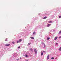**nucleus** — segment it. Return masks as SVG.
Instances as JSON below:
<instances>
[{"label":"nucleus","instance_id":"obj_29","mask_svg":"<svg viewBox=\"0 0 61 61\" xmlns=\"http://www.w3.org/2000/svg\"><path fill=\"white\" fill-rule=\"evenodd\" d=\"M20 59H21V58L20 57Z\"/></svg>","mask_w":61,"mask_h":61},{"label":"nucleus","instance_id":"obj_6","mask_svg":"<svg viewBox=\"0 0 61 61\" xmlns=\"http://www.w3.org/2000/svg\"><path fill=\"white\" fill-rule=\"evenodd\" d=\"M57 39V37H56L54 39V40H56Z\"/></svg>","mask_w":61,"mask_h":61},{"label":"nucleus","instance_id":"obj_5","mask_svg":"<svg viewBox=\"0 0 61 61\" xmlns=\"http://www.w3.org/2000/svg\"><path fill=\"white\" fill-rule=\"evenodd\" d=\"M51 25V24H48L47 25V27H49V26H50V25Z\"/></svg>","mask_w":61,"mask_h":61},{"label":"nucleus","instance_id":"obj_26","mask_svg":"<svg viewBox=\"0 0 61 61\" xmlns=\"http://www.w3.org/2000/svg\"><path fill=\"white\" fill-rule=\"evenodd\" d=\"M58 44V43H56V45H57Z\"/></svg>","mask_w":61,"mask_h":61},{"label":"nucleus","instance_id":"obj_19","mask_svg":"<svg viewBox=\"0 0 61 61\" xmlns=\"http://www.w3.org/2000/svg\"><path fill=\"white\" fill-rule=\"evenodd\" d=\"M44 47H46V45H45V44H44Z\"/></svg>","mask_w":61,"mask_h":61},{"label":"nucleus","instance_id":"obj_28","mask_svg":"<svg viewBox=\"0 0 61 61\" xmlns=\"http://www.w3.org/2000/svg\"><path fill=\"white\" fill-rule=\"evenodd\" d=\"M16 60H17V61H18V60H19V59H17Z\"/></svg>","mask_w":61,"mask_h":61},{"label":"nucleus","instance_id":"obj_16","mask_svg":"<svg viewBox=\"0 0 61 61\" xmlns=\"http://www.w3.org/2000/svg\"><path fill=\"white\" fill-rule=\"evenodd\" d=\"M54 59V57H52L51 58V59L52 60Z\"/></svg>","mask_w":61,"mask_h":61},{"label":"nucleus","instance_id":"obj_27","mask_svg":"<svg viewBox=\"0 0 61 61\" xmlns=\"http://www.w3.org/2000/svg\"><path fill=\"white\" fill-rule=\"evenodd\" d=\"M43 51V52H45V51Z\"/></svg>","mask_w":61,"mask_h":61},{"label":"nucleus","instance_id":"obj_10","mask_svg":"<svg viewBox=\"0 0 61 61\" xmlns=\"http://www.w3.org/2000/svg\"><path fill=\"white\" fill-rule=\"evenodd\" d=\"M59 50H60V51H61V47L59 49Z\"/></svg>","mask_w":61,"mask_h":61},{"label":"nucleus","instance_id":"obj_14","mask_svg":"<svg viewBox=\"0 0 61 61\" xmlns=\"http://www.w3.org/2000/svg\"><path fill=\"white\" fill-rule=\"evenodd\" d=\"M30 50H31V51H32V48H30Z\"/></svg>","mask_w":61,"mask_h":61},{"label":"nucleus","instance_id":"obj_8","mask_svg":"<svg viewBox=\"0 0 61 61\" xmlns=\"http://www.w3.org/2000/svg\"><path fill=\"white\" fill-rule=\"evenodd\" d=\"M30 38H31V39H34V38L33 37H30Z\"/></svg>","mask_w":61,"mask_h":61},{"label":"nucleus","instance_id":"obj_23","mask_svg":"<svg viewBox=\"0 0 61 61\" xmlns=\"http://www.w3.org/2000/svg\"><path fill=\"white\" fill-rule=\"evenodd\" d=\"M20 48V46H19V47H18V48L19 49V48Z\"/></svg>","mask_w":61,"mask_h":61},{"label":"nucleus","instance_id":"obj_22","mask_svg":"<svg viewBox=\"0 0 61 61\" xmlns=\"http://www.w3.org/2000/svg\"><path fill=\"white\" fill-rule=\"evenodd\" d=\"M19 43V41H17V43Z\"/></svg>","mask_w":61,"mask_h":61},{"label":"nucleus","instance_id":"obj_11","mask_svg":"<svg viewBox=\"0 0 61 61\" xmlns=\"http://www.w3.org/2000/svg\"><path fill=\"white\" fill-rule=\"evenodd\" d=\"M47 40H49L50 38H49L48 37L47 38Z\"/></svg>","mask_w":61,"mask_h":61},{"label":"nucleus","instance_id":"obj_15","mask_svg":"<svg viewBox=\"0 0 61 61\" xmlns=\"http://www.w3.org/2000/svg\"><path fill=\"white\" fill-rule=\"evenodd\" d=\"M25 56H26V57H28V56L26 54L25 55Z\"/></svg>","mask_w":61,"mask_h":61},{"label":"nucleus","instance_id":"obj_12","mask_svg":"<svg viewBox=\"0 0 61 61\" xmlns=\"http://www.w3.org/2000/svg\"><path fill=\"white\" fill-rule=\"evenodd\" d=\"M19 41H20V42H21V41H22V39H20L19 40Z\"/></svg>","mask_w":61,"mask_h":61},{"label":"nucleus","instance_id":"obj_21","mask_svg":"<svg viewBox=\"0 0 61 61\" xmlns=\"http://www.w3.org/2000/svg\"><path fill=\"white\" fill-rule=\"evenodd\" d=\"M61 31H60V32H59V34H61Z\"/></svg>","mask_w":61,"mask_h":61},{"label":"nucleus","instance_id":"obj_24","mask_svg":"<svg viewBox=\"0 0 61 61\" xmlns=\"http://www.w3.org/2000/svg\"><path fill=\"white\" fill-rule=\"evenodd\" d=\"M61 38V36H60L59 37V38Z\"/></svg>","mask_w":61,"mask_h":61},{"label":"nucleus","instance_id":"obj_1","mask_svg":"<svg viewBox=\"0 0 61 61\" xmlns=\"http://www.w3.org/2000/svg\"><path fill=\"white\" fill-rule=\"evenodd\" d=\"M34 51L35 52V54H37V51L36 49H34Z\"/></svg>","mask_w":61,"mask_h":61},{"label":"nucleus","instance_id":"obj_17","mask_svg":"<svg viewBox=\"0 0 61 61\" xmlns=\"http://www.w3.org/2000/svg\"><path fill=\"white\" fill-rule=\"evenodd\" d=\"M7 39H6L5 40V41H7Z\"/></svg>","mask_w":61,"mask_h":61},{"label":"nucleus","instance_id":"obj_20","mask_svg":"<svg viewBox=\"0 0 61 61\" xmlns=\"http://www.w3.org/2000/svg\"><path fill=\"white\" fill-rule=\"evenodd\" d=\"M36 34V32H33V34Z\"/></svg>","mask_w":61,"mask_h":61},{"label":"nucleus","instance_id":"obj_25","mask_svg":"<svg viewBox=\"0 0 61 61\" xmlns=\"http://www.w3.org/2000/svg\"><path fill=\"white\" fill-rule=\"evenodd\" d=\"M12 43H13V44H14V43H15V42L13 41V42H12Z\"/></svg>","mask_w":61,"mask_h":61},{"label":"nucleus","instance_id":"obj_9","mask_svg":"<svg viewBox=\"0 0 61 61\" xmlns=\"http://www.w3.org/2000/svg\"><path fill=\"white\" fill-rule=\"evenodd\" d=\"M47 18V17H46V16H45L43 18V19H46V18Z\"/></svg>","mask_w":61,"mask_h":61},{"label":"nucleus","instance_id":"obj_2","mask_svg":"<svg viewBox=\"0 0 61 61\" xmlns=\"http://www.w3.org/2000/svg\"><path fill=\"white\" fill-rule=\"evenodd\" d=\"M10 46V44H6L5 45V46Z\"/></svg>","mask_w":61,"mask_h":61},{"label":"nucleus","instance_id":"obj_18","mask_svg":"<svg viewBox=\"0 0 61 61\" xmlns=\"http://www.w3.org/2000/svg\"><path fill=\"white\" fill-rule=\"evenodd\" d=\"M30 44H31V43H28V45H29H29H30Z\"/></svg>","mask_w":61,"mask_h":61},{"label":"nucleus","instance_id":"obj_4","mask_svg":"<svg viewBox=\"0 0 61 61\" xmlns=\"http://www.w3.org/2000/svg\"><path fill=\"white\" fill-rule=\"evenodd\" d=\"M52 21H48V22L49 23H52Z\"/></svg>","mask_w":61,"mask_h":61},{"label":"nucleus","instance_id":"obj_7","mask_svg":"<svg viewBox=\"0 0 61 61\" xmlns=\"http://www.w3.org/2000/svg\"><path fill=\"white\" fill-rule=\"evenodd\" d=\"M41 56H42L43 55V52L42 51L41 52Z\"/></svg>","mask_w":61,"mask_h":61},{"label":"nucleus","instance_id":"obj_13","mask_svg":"<svg viewBox=\"0 0 61 61\" xmlns=\"http://www.w3.org/2000/svg\"><path fill=\"white\" fill-rule=\"evenodd\" d=\"M59 17V18H61V16H60Z\"/></svg>","mask_w":61,"mask_h":61},{"label":"nucleus","instance_id":"obj_3","mask_svg":"<svg viewBox=\"0 0 61 61\" xmlns=\"http://www.w3.org/2000/svg\"><path fill=\"white\" fill-rule=\"evenodd\" d=\"M49 55H48L47 57V60H48V59H49Z\"/></svg>","mask_w":61,"mask_h":61}]
</instances>
